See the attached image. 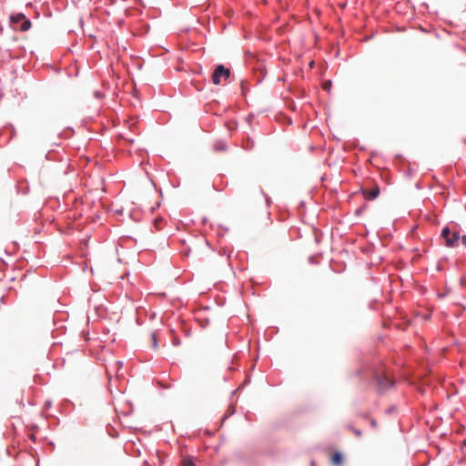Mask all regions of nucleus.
<instances>
[{"instance_id": "nucleus-1", "label": "nucleus", "mask_w": 466, "mask_h": 466, "mask_svg": "<svg viewBox=\"0 0 466 466\" xmlns=\"http://www.w3.org/2000/svg\"><path fill=\"white\" fill-rule=\"evenodd\" d=\"M10 24L14 30L25 32L29 29V20H27L25 15L21 13L12 15L10 16Z\"/></svg>"}, {"instance_id": "nucleus-2", "label": "nucleus", "mask_w": 466, "mask_h": 466, "mask_svg": "<svg viewBox=\"0 0 466 466\" xmlns=\"http://www.w3.org/2000/svg\"><path fill=\"white\" fill-rule=\"evenodd\" d=\"M441 238L445 240V245L449 248L458 246L461 236L458 231L451 232L450 228L445 227L441 230Z\"/></svg>"}, {"instance_id": "nucleus-3", "label": "nucleus", "mask_w": 466, "mask_h": 466, "mask_svg": "<svg viewBox=\"0 0 466 466\" xmlns=\"http://www.w3.org/2000/svg\"><path fill=\"white\" fill-rule=\"evenodd\" d=\"M230 76V70L226 68L223 65L216 67L212 74V82L214 85H219L221 78L228 79Z\"/></svg>"}, {"instance_id": "nucleus-4", "label": "nucleus", "mask_w": 466, "mask_h": 466, "mask_svg": "<svg viewBox=\"0 0 466 466\" xmlns=\"http://www.w3.org/2000/svg\"><path fill=\"white\" fill-rule=\"evenodd\" d=\"M122 368V362L118 360H114L106 366V373L109 378L112 376H119V370Z\"/></svg>"}, {"instance_id": "nucleus-5", "label": "nucleus", "mask_w": 466, "mask_h": 466, "mask_svg": "<svg viewBox=\"0 0 466 466\" xmlns=\"http://www.w3.org/2000/svg\"><path fill=\"white\" fill-rule=\"evenodd\" d=\"M362 194L364 196V198L368 200H373L375 199L376 198H378L379 194H380V187L379 186H375L373 188L371 189H368V188H362Z\"/></svg>"}, {"instance_id": "nucleus-6", "label": "nucleus", "mask_w": 466, "mask_h": 466, "mask_svg": "<svg viewBox=\"0 0 466 466\" xmlns=\"http://www.w3.org/2000/svg\"><path fill=\"white\" fill-rule=\"evenodd\" d=\"M377 383L380 390H385L393 384L391 379L388 375H385L382 379L379 378Z\"/></svg>"}, {"instance_id": "nucleus-7", "label": "nucleus", "mask_w": 466, "mask_h": 466, "mask_svg": "<svg viewBox=\"0 0 466 466\" xmlns=\"http://www.w3.org/2000/svg\"><path fill=\"white\" fill-rule=\"evenodd\" d=\"M343 462V457L340 452L335 451L331 456V463L334 466H340Z\"/></svg>"}, {"instance_id": "nucleus-8", "label": "nucleus", "mask_w": 466, "mask_h": 466, "mask_svg": "<svg viewBox=\"0 0 466 466\" xmlns=\"http://www.w3.org/2000/svg\"><path fill=\"white\" fill-rule=\"evenodd\" d=\"M151 342H152V347L153 349H157V334L155 332H153L151 334Z\"/></svg>"}, {"instance_id": "nucleus-9", "label": "nucleus", "mask_w": 466, "mask_h": 466, "mask_svg": "<svg viewBox=\"0 0 466 466\" xmlns=\"http://www.w3.org/2000/svg\"><path fill=\"white\" fill-rule=\"evenodd\" d=\"M182 466H196L190 458H186L182 461Z\"/></svg>"}, {"instance_id": "nucleus-10", "label": "nucleus", "mask_w": 466, "mask_h": 466, "mask_svg": "<svg viewBox=\"0 0 466 466\" xmlns=\"http://www.w3.org/2000/svg\"><path fill=\"white\" fill-rule=\"evenodd\" d=\"M330 86H331V83L329 82V83H325L323 87H324V89L329 90L330 88Z\"/></svg>"}, {"instance_id": "nucleus-11", "label": "nucleus", "mask_w": 466, "mask_h": 466, "mask_svg": "<svg viewBox=\"0 0 466 466\" xmlns=\"http://www.w3.org/2000/svg\"><path fill=\"white\" fill-rule=\"evenodd\" d=\"M461 240V243L466 247V235H463L460 238Z\"/></svg>"}, {"instance_id": "nucleus-12", "label": "nucleus", "mask_w": 466, "mask_h": 466, "mask_svg": "<svg viewBox=\"0 0 466 466\" xmlns=\"http://www.w3.org/2000/svg\"><path fill=\"white\" fill-rule=\"evenodd\" d=\"M355 434L358 435V436H360L361 435V431H359V430H356L355 431Z\"/></svg>"}, {"instance_id": "nucleus-13", "label": "nucleus", "mask_w": 466, "mask_h": 466, "mask_svg": "<svg viewBox=\"0 0 466 466\" xmlns=\"http://www.w3.org/2000/svg\"><path fill=\"white\" fill-rule=\"evenodd\" d=\"M30 439H31V441L34 440V435L33 434H31Z\"/></svg>"}]
</instances>
